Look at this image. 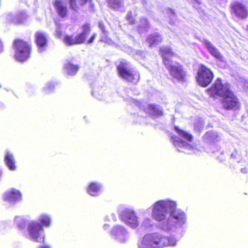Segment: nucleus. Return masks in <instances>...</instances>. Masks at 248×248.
I'll return each mask as SVG.
<instances>
[{
    "label": "nucleus",
    "mask_w": 248,
    "mask_h": 248,
    "mask_svg": "<svg viewBox=\"0 0 248 248\" xmlns=\"http://www.w3.org/2000/svg\"><path fill=\"white\" fill-rule=\"evenodd\" d=\"M55 24L56 26V35L58 37H61V36L62 35V27H61V24H60L59 22H58V21H56Z\"/></svg>",
    "instance_id": "2f4dec72"
},
{
    "label": "nucleus",
    "mask_w": 248,
    "mask_h": 248,
    "mask_svg": "<svg viewBox=\"0 0 248 248\" xmlns=\"http://www.w3.org/2000/svg\"><path fill=\"white\" fill-rule=\"evenodd\" d=\"M203 126V124L202 122V121H201L199 124H195L194 126V129L195 130L197 131H200L201 129H202V128Z\"/></svg>",
    "instance_id": "c9c22d12"
},
{
    "label": "nucleus",
    "mask_w": 248,
    "mask_h": 248,
    "mask_svg": "<svg viewBox=\"0 0 248 248\" xmlns=\"http://www.w3.org/2000/svg\"><path fill=\"white\" fill-rule=\"evenodd\" d=\"M14 222L17 226L20 229H22L25 227V220L21 217H16L14 219Z\"/></svg>",
    "instance_id": "7c9ffc66"
},
{
    "label": "nucleus",
    "mask_w": 248,
    "mask_h": 248,
    "mask_svg": "<svg viewBox=\"0 0 248 248\" xmlns=\"http://www.w3.org/2000/svg\"><path fill=\"white\" fill-rule=\"evenodd\" d=\"M136 53H137V55H141V54H142V52L141 51H137Z\"/></svg>",
    "instance_id": "a18cd8bd"
},
{
    "label": "nucleus",
    "mask_w": 248,
    "mask_h": 248,
    "mask_svg": "<svg viewBox=\"0 0 248 248\" xmlns=\"http://www.w3.org/2000/svg\"><path fill=\"white\" fill-rule=\"evenodd\" d=\"M54 6L57 13L62 17H64L67 14L66 4L62 0H56L54 2Z\"/></svg>",
    "instance_id": "a211bd4d"
},
{
    "label": "nucleus",
    "mask_w": 248,
    "mask_h": 248,
    "mask_svg": "<svg viewBox=\"0 0 248 248\" xmlns=\"http://www.w3.org/2000/svg\"><path fill=\"white\" fill-rule=\"evenodd\" d=\"M35 41L38 46V51L40 53L44 52L47 46L46 35L43 32H37L35 34Z\"/></svg>",
    "instance_id": "f3484780"
},
{
    "label": "nucleus",
    "mask_w": 248,
    "mask_h": 248,
    "mask_svg": "<svg viewBox=\"0 0 248 248\" xmlns=\"http://www.w3.org/2000/svg\"><path fill=\"white\" fill-rule=\"evenodd\" d=\"M28 18L25 12H20L16 15L9 14L6 16V20L8 22L17 24L24 23Z\"/></svg>",
    "instance_id": "2eb2a0df"
},
{
    "label": "nucleus",
    "mask_w": 248,
    "mask_h": 248,
    "mask_svg": "<svg viewBox=\"0 0 248 248\" xmlns=\"http://www.w3.org/2000/svg\"><path fill=\"white\" fill-rule=\"evenodd\" d=\"M126 18L130 24H133L134 23V19L133 17L132 16V13L131 12L128 13L126 16Z\"/></svg>",
    "instance_id": "f704fd0d"
},
{
    "label": "nucleus",
    "mask_w": 248,
    "mask_h": 248,
    "mask_svg": "<svg viewBox=\"0 0 248 248\" xmlns=\"http://www.w3.org/2000/svg\"><path fill=\"white\" fill-rule=\"evenodd\" d=\"M117 70L120 77L128 81L136 83L140 79L139 72L133 68H130L127 62H121L117 66Z\"/></svg>",
    "instance_id": "423d86ee"
},
{
    "label": "nucleus",
    "mask_w": 248,
    "mask_h": 248,
    "mask_svg": "<svg viewBox=\"0 0 248 248\" xmlns=\"http://www.w3.org/2000/svg\"><path fill=\"white\" fill-rule=\"evenodd\" d=\"M121 219L132 229L137 228L139 224V217L132 208L124 209L120 214Z\"/></svg>",
    "instance_id": "6e6552de"
},
{
    "label": "nucleus",
    "mask_w": 248,
    "mask_h": 248,
    "mask_svg": "<svg viewBox=\"0 0 248 248\" xmlns=\"http://www.w3.org/2000/svg\"><path fill=\"white\" fill-rule=\"evenodd\" d=\"M102 185L97 182L91 183L87 188V192L91 196L95 197L101 192Z\"/></svg>",
    "instance_id": "aec40b11"
},
{
    "label": "nucleus",
    "mask_w": 248,
    "mask_h": 248,
    "mask_svg": "<svg viewBox=\"0 0 248 248\" xmlns=\"http://www.w3.org/2000/svg\"><path fill=\"white\" fill-rule=\"evenodd\" d=\"M213 74L211 71L204 66L199 68L196 79L198 84L202 87H206L212 80Z\"/></svg>",
    "instance_id": "f8f14e48"
},
{
    "label": "nucleus",
    "mask_w": 248,
    "mask_h": 248,
    "mask_svg": "<svg viewBox=\"0 0 248 248\" xmlns=\"http://www.w3.org/2000/svg\"><path fill=\"white\" fill-rule=\"evenodd\" d=\"M160 54L164 64L173 78L178 81H183L186 76L185 72L183 71L181 65L170 61V58L175 55L171 49L167 46L162 47L160 48Z\"/></svg>",
    "instance_id": "7ed1b4c3"
},
{
    "label": "nucleus",
    "mask_w": 248,
    "mask_h": 248,
    "mask_svg": "<svg viewBox=\"0 0 248 248\" xmlns=\"http://www.w3.org/2000/svg\"><path fill=\"white\" fill-rule=\"evenodd\" d=\"M175 130L182 138V139H179L176 136H172L171 137L173 143L178 151L187 154L195 152L196 148L188 143L192 140V135L184 130L180 129L177 126L175 127Z\"/></svg>",
    "instance_id": "20e7f679"
},
{
    "label": "nucleus",
    "mask_w": 248,
    "mask_h": 248,
    "mask_svg": "<svg viewBox=\"0 0 248 248\" xmlns=\"http://www.w3.org/2000/svg\"><path fill=\"white\" fill-rule=\"evenodd\" d=\"M78 69V67L77 65H74L71 63H66L64 66L65 72L70 76L75 75Z\"/></svg>",
    "instance_id": "bb28decb"
},
{
    "label": "nucleus",
    "mask_w": 248,
    "mask_h": 248,
    "mask_svg": "<svg viewBox=\"0 0 248 248\" xmlns=\"http://www.w3.org/2000/svg\"><path fill=\"white\" fill-rule=\"evenodd\" d=\"M149 23L146 19L142 18L140 20L138 27V31L140 33L145 32L147 31L149 28Z\"/></svg>",
    "instance_id": "a878e982"
},
{
    "label": "nucleus",
    "mask_w": 248,
    "mask_h": 248,
    "mask_svg": "<svg viewBox=\"0 0 248 248\" xmlns=\"http://www.w3.org/2000/svg\"><path fill=\"white\" fill-rule=\"evenodd\" d=\"M98 25L99 28L102 31V33H104L105 34V32L107 31L105 30V27L103 23L102 22H99Z\"/></svg>",
    "instance_id": "a19ab883"
},
{
    "label": "nucleus",
    "mask_w": 248,
    "mask_h": 248,
    "mask_svg": "<svg viewBox=\"0 0 248 248\" xmlns=\"http://www.w3.org/2000/svg\"><path fill=\"white\" fill-rule=\"evenodd\" d=\"M201 42L213 56L220 61L223 62L224 61L222 55L211 42L205 39H202Z\"/></svg>",
    "instance_id": "dca6fc26"
},
{
    "label": "nucleus",
    "mask_w": 248,
    "mask_h": 248,
    "mask_svg": "<svg viewBox=\"0 0 248 248\" xmlns=\"http://www.w3.org/2000/svg\"><path fill=\"white\" fill-rule=\"evenodd\" d=\"M54 88V84L53 83H49L44 88V90L46 93L51 92Z\"/></svg>",
    "instance_id": "473e14b6"
},
{
    "label": "nucleus",
    "mask_w": 248,
    "mask_h": 248,
    "mask_svg": "<svg viewBox=\"0 0 248 248\" xmlns=\"http://www.w3.org/2000/svg\"><path fill=\"white\" fill-rule=\"evenodd\" d=\"M162 41V37L159 34L155 33L149 36L147 42L150 46L156 45Z\"/></svg>",
    "instance_id": "b1692460"
},
{
    "label": "nucleus",
    "mask_w": 248,
    "mask_h": 248,
    "mask_svg": "<svg viewBox=\"0 0 248 248\" xmlns=\"http://www.w3.org/2000/svg\"><path fill=\"white\" fill-rule=\"evenodd\" d=\"M4 161L8 168L12 170L16 169L15 160L13 155L9 152L7 151L5 155Z\"/></svg>",
    "instance_id": "4be33fe9"
},
{
    "label": "nucleus",
    "mask_w": 248,
    "mask_h": 248,
    "mask_svg": "<svg viewBox=\"0 0 248 248\" xmlns=\"http://www.w3.org/2000/svg\"><path fill=\"white\" fill-rule=\"evenodd\" d=\"M111 235L118 242L125 244L130 239V233L127 229L122 225H117L111 231Z\"/></svg>",
    "instance_id": "9d476101"
},
{
    "label": "nucleus",
    "mask_w": 248,
    "mask_h": 248,
    "mask_svg": "<svg viewBox=\"0 0 248 248\" xmlns=\"http://www.w3.org/2000/svg\"><path fill=\"white\" fill-rule=\"evenodd\" d=\"M231 157H234V153H232V154H231Z\"/></svg>",
    "instance_id": "de8ad7c7"
},
{
    "label": "nucleus",
    "mask_w": 248,
    "mask_h": 248,
    "mask_svg": "<svg viewBox=\"0 0 248 248\" xmlns=\"http://www.w3.org/2000/svg\"><path fill=\"white\" fill-rule=\"evenodd\" d=\"M80 1L81 2V4H83L87 1V0H80Z\"/></svg>",
    "instance_id": "c03bdc74"
},
{
    "label": "nucleus",
    "mask_w": 248,
    "mask_h": 248,
    "mask_svg": "<svg viewBox=\"0 0 248 248\" xmlns=\"http://www.w3.org/2000/svg\"><path fill=\"white\" fill-rule=\"evenodd\" d=\"M168 14L169 15V17L171 19H174L175 17V13L171 9H168L167 10Z\"/></svg>",
    "instance_id": "58836bf2"
},
{
    "label": "nucleus",
    "mask_w": 248,
    "mask_h": 248,
    "mask_svg": "<svg viewBox=\"0 0 248 248\" xmlns=\"http://www.w3.org/2000/svg\"><path fill=\"white\" fill-rule=\"evenodd\" d=\"M38 248H50V247L48 246L45 245V246H40Z\"/></svg>",
    "instance_id": "37998d69"
},
{
    "label": "nucleus",
    "mask_w": 248,
    "mask_h": 248,
    "mask_svg": "<svg viewBox=\"0 0 248 248\" xmlns=\"http://www.w3.org/2000/svg\"><path fill=\"white\" fill-rule=\"evenodd\" d=\"M63 43L67 46L77 45L75 36L73 35H65L63 38Z\"/></svg>",
    "instance_id": "cd10ccee"
},
{
    "label": "nucleus",
    "mask_w": 248,
    "mask_h": 248,
    "mask_svg": "<svg viewBox=\"0 0 248 248\" xmlns=\"http://www.w3.org/2000/svg\"><path fill=\"white\" fill-rule=\"evenodd\" d=\"M14 46L15 48V58L16 61L23 62L29 58L31 46L28 43L21 40H17L15 42Z\"/></svg>",
    "instance_id": "0eeeda50"
},
{
    "label": "nucleus",
    "mask_w": 248,
    "mask_h": 248,
    "mask_svg": "<svg viewBox=\"0 0 248 248\" xmlns=\"http://www.w3.org/2000/svg\"><path fill=\"white\" fill-rule=\"evenodd\" d=\"M82 31L81 33L75 36L77 44H82L88 36L91 31L90 25L89 24H85L82 26Z\"/></svg>",
    "instance_id": "6ab92c4d"
},
{
    "label": "nucleus",
    "mask_w": 248,
    "mask_h": 248,
    "mask_svg": "<svg viewBox=\"0 0 248 248\" xmlns=\"http://www.w3.org/2000/svg\"><path fill=\"white\" fill-rule=\"evenodd\" d=\"M178 239L174 236L167 237L158 233L146 234L138 243V248H163L176 245Z\"/></svg>",
    "instance_id": "f03ea898"
},
{
    "label": "nucleus",
    "mask_w": 248,
    "mask_h": 248,
    "mask_svg": "<svg viewBox=\"0 0 248 248\" xmlns=\"http://www.w3.org/2000/svg\"><path fill=\"white\" fill-rule=\"evenodd\" d=\"M230 87L227 83H222L220 78L216 80L212 87L208 90V94L212 97L221 96L223 97L230 93Z\"/></svg>",
    "instance_id": "1a4fd4ad"
},
{
    "label": "nucleus",
    "mask_w": 248,
    "mask_h": 248,
    "mask_svg": "<svg viewBox=\"0 0 248 248\" xmlns=\"http://www.w3.org/2000/svg\"><path fill=\"white\" fill-rule=\"evenodd\" d=\"M232 14L240 19H244L248 16V8L242 1H234L230 5Z\"/></svg>",
    "instance_id": "9b49d317"
},
{
    "label": "nucleus",
    "mask_w": 248,
    "mask_h": 248,
    "mask_svg": "<svg viewBox=\"0 0 248 248\" xmlns=\"http://www.w3.org/2000/svg\"><path fill=\"white\" fill-rule=\"evenodd\" d=\"M96 36V34L95 33H94L92 36L90 37L89 40L87 41L88 44H92L94 40L95 39V37Z\"/></svg>",
    "instance_id": "ea45409f"
},
{
    "label": "nucleus",
    "mask_w": 248,
    "mask_h": 248,
    "mask_svg": "<svg viewBox=\"0 0 248 248\" xmlns=\"http://www.w3.org/2000/svg\"><path fill=\"white\" fill-rule=\"evenodd\" d=\"M27 238L31 241L41 243L45 240V233L42 225L37 221L30 222L27 226Z\"/></svg>",
    "instance_id": "39448f33"
},
{
    "label": "nucleus",
    "mask_w": 248,
    "mask_h": 248,
    "mask_svg": "<svg viewBox=\"0 0 248 248\" xmlns=\"http://www.w3.org/2000/svg\"><path fill=\"white\" fill-rule=\"evenodd\" d=\"M177 205L170 199L158 200L152 205V217L160 222L159 228L166 233H176L186 223V213L176 209Z\"/></svg>",
    "instance_id": "f257e3e1"
},
{
    "label": "nucleus",
    "mask_w": 248,
    "mask_h": 248,
    "mask_svg": "<svg viewBox=\"0 0 248 248\" xmlns=\"http://www.w3.org/2000/svg\"><path fill=\"white\" fill-rule=\"evenodd\" d=\"M203 139L206 142L217 141L220 139L218 134L214 131H209L206 133L203 136Z\"/></svg>",
    "instance_id": "5701e85b"
},
{
    "label": "nucleus",
    "mask_w": 248,
    "mask_h": 248,
    "mask_svg": "<svg viewBox=\"0 0 248 248\" xmlns=\"http://www.w3.org/2000/svg\"><path fill=\"white\" fill-rule=\"evenodd\" d=\"M110 7L115 10L118 9L123 5V0H107Z\"/></svg>",
    "instance_id": "c85d7f7f"
},
{
    "label": "nucleus",
    "mask_w": 248,
    "mask_h": 248,
    "mask_svg": "<svg viewBox=\"0 0 248 248\" xmlns=\"http://www.w3.org/2000/svg\"><path fill=\"white\" fill-rule=\"evenodd\" d=\"M107 32H105V34L103 33V34L102 35L100 38V41L104 42L107 44H110L111 41L110 39L107 37Z\"/></svg>",
    "instance_id": "72a5a7b5"
},
{
    "label": "nucleus",
    "mask_w": 248,
    "mask_h": 248,
    "mask_svg": "<svg viewBox=\"0 0 248 248\" xmlns=\"http://www.w3.org/2000/svg\"><path fill=\"white\" fill-rule=\"evenodd\" d=\"M222 103L224 108L227 109H236L239 108L240 103L237 97L232 92L222 97Z\"/></svg>",
    "instance_id": "ddd939ff"
},
{
    "label": "nucleus",
    "mask_w": 248,
    "mask_h": 248,
    "mask_svg": "<svg viewBox=\"0 0 248 248\" xmlns=\"http://www.w3.org/2000/svg\"><path fill=\"white\" fill-rule=\"evenodd\" d=\"M145 111L151 115L154 116H159L163 114L162 108L154 104L148 105Z\"/></svg>",
    "instance_id": "412c9836"
},
{
    "label": "nucleus",
    "mask_w": 248,
    "mask_h": 248,
    "mask_svg": "<svg viewBox=\"0 0 248 248\" xmlns=\"http://www.w3.org/2000/svg\"><path fill=\"white\" fill-rule=\"evenodd\" d=\"M109 226L108 224H106L103 226V228L104 230H107L108 229Z\"/></svg>",
    "instance_id": "79ce46f5"
},
{
    "label": "nucleus",
    "mask_w": 248,
    "mask_h": 248,
    "mask_svg": "<svg viewBox=\"0 0 248 248\" xmlns=\"http://www.w3.org/2000/svg\"><path fill=\"white\" fill-rule=\"evenodd\" d=\"M154 222L150 217H145L142 221L141 223V227L142 228L147 229L153 226Z\"/></svg>",
    "instance_id": "c756f323"
},
{
    "label": "nucleus",
    "mask_w": 248,
    "mask_h": 248,
    "mask_svg": "<svg viewBox=\"0 0 248 248\" xmlns=\"http://www.w3.org/2000/svg\"><path fill=\"white\" fill-rule=\"evenodd\" d=\"M246 170H247V169H246V168L243 169L241 170V171L243 172H247Z\"/></svg>",
    "instance_id": "49530a36"
},
{
    "label": "nucleus",
    "mask_w": 248,
    "mask_h": 248,
    "mask_svg": "<svg viewBox=\"0 0 248 248\" xmlns=\"http://www.w3.org/2000/svg\"><path fill=\"white\" fill-rule=\"evenodd\" d=\"M3 198L9 203L14 204L21 200V194L18 190L12 188L5 192Z\"/></svg>",
    "instance_id": "4468645a"
},
{
    "label": "nucleus",
    "mask_w": 248,
    "mask_h": 248,
    "mask_svg": "<svg viewBox=\"0 0 248 248\" xmlns=\"http://www.w3.org/2000/svg\"><path fill=\"white\" fill-rule=\"evenodd\" d=\"M38 221L42 227H48L50 226L51 223L50 217L46 214H42L38 217Z\"/></svg>",
    "instance_id": "393cba45"
},
{
    "label": "nucleus",
    "mask_w": 248,
    "mask_h": 248,
    "mask_svg": "<svg viewBox=\"0 0 248 248\" xmlns=\"http://www.w3.org/2000/svg\"><path fill=\"white\" fill-rule=\"evenodd\" d=\"M191 2L193 3V6L198 8V5L202 4V0H191Z\"/></svg>",
    "instance_id": "4c0bfd02"
},
{
    "label": "nucleus",
    "mask_w": 248,
    "mask_h": 248,
    "mask_svg": "<svg viewBox=\"0 0 248 248\" xmlns=\"http://www.w3.org/2000/svg\"><path fill=\"white\" fill-rule=\"evenodd\" d=\"M70 4L71 9L75 11H77L78 9V7L76 3V0H70Z\"/></svg>",
    "instance_id": "e433bc0d"
}]
</instances>
